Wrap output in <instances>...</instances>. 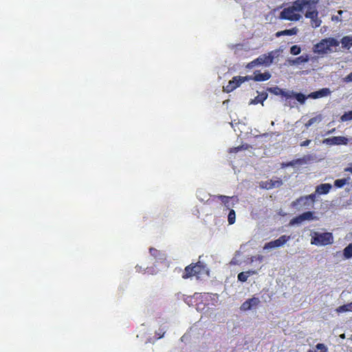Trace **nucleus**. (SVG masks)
<instances>
[{
    "label": "nucleus",
    "mask_w": 352,
    "mask_h": 352,
    "mask_svg": "<svg viewBox=\"0 0 352 352\" xmlns=\"http://www.w3.org/2000/svg\"><path fill=\"white\" fill-rule=\"evenodd\" d=\"M301 49L298 45H293L290 48V53L293 55H298L300 53Z\"/></svg>",
    "instance_id": "nucleus-31"
},
{
    "label": "nucleus",
    "mask_w": 352,
    "mask_h": 352,
    "mask_svg": "<svg viewBox=\"0 0 352 352\" xmlns=\"http://www.w3.org/2000/svg\"><path fill=\"white\" fill-rule=\"evenodd\" d=\"M150 254L157 259H164L165 257V254L164 252L157 250L155 248H151L149 249Z\"/></svg>",
    "instance_id": "nucleus-21"
},
{
    "label": "nucleus",
    "mask_w": 352,
    "mask_h": 352,
    "mask_svg": "<svg viewBox=\"0 0 352 352\" xmlns=\"http://www.w3.org/2000/svg\"><path fill=\"white\" fill-rule=\"evenodd\" d=\"M290 239L289 236L286 235H282L278 239L270 241L268 243H266L264 245V249L268 250V249H272L275 248H278L282 245H283L285 243H286Z\"/></svg>",
    "instance_id": "nucleus-7"
},
{
    "label": "nucleus",
    "mask_w": 352,
    "mask_h": 352,
    "mask_svg": "<svg viewBox=\"0 0 352 352\" xmlns=\"http://www.w3.org/2000/svg\"><path fill=\"white\" fill-rule=\"evenodd\" d=\"M252 309V305L248 302V300H245L241 306V309L243 311H248Z\"/></svg>",
    "instance_id": "nucleus-33"
},
{
    "label": "nucleus",
    "mask_w": 352,
    "mask_h": 352,
    "mask_svg": "<svg viewBox=\"0 0 352 352\" xmlns=\"http://www.w3.org/2000/svg\"><path fill=\"white\" fill-rule=\"evenodd\" d=\"M215 197L221 201L222 204L228 210L233 208L236 202L235 200L236 199L234 197H228L221 195H217Z\"/></svg>",
    "instance_id": "nucleus-13"
},
{
    "label": "nucleus",
    "mask_w": 352,
    "mask_h": 352,
    "mask_svg": "<svg viewBox=\"0 0 352 352\" xmlns=\"http://www.w3.org/2000/svg\"><path fill=\"white\" fill-rule=\"evenodd\" d=\"M299 12H302V7L299 0L293 2L292 5L285 8L280 13V19L291 21H297L301 19Z\"/></svg>",
    "instance_id": "nucleus-1"
},
{
    "label": "nucleus",
    "mask_w": 352,
    "mask_h": 352,
    "mask_svg": "<svg viewBox=\"0 0 352 352\" xmlns=\"http://www.w3.org/2000/svg\"><path fill=\"white\" fill-rule=\"evenodd\" d=\"M322 120V116L320 114V115H318L314 118H311V119H309L305 124V126L307 129H308L309 126H311L312 124H315V123H318V122H321Z\"/></svg>",
    "instance_id": "nucleus-23"
},
{
    "label": "nucleus",
    "mask_w": 352,
    "mask_h": 352,
    "mask_svg": "<svg viewBox=\"0 0 352 352\" xmlns=\"http://www.w3.org/2000/svg\"><path fill=\"white\" fill-rule=\"evenodd\" d=\"M343 256L345 259H349L352 258V243H349L343 250Z\"/></svg>",
    "instance_id": "nucleus-24"
},
{
    "label": "nucleus",
    "mask_w": 352,
    "mask_h": 352,
    "mask_svg": "<svg viewBox=\"0 0 352 352\" xmlns=\"http://www.w3.org/2000/svg\"><path fill=\"white\" fill-rule=\"evenodd\" d=\"M349 178H343L340 179H336L334 182V186L336 188H342L345 184L349 182Z\"/></svg>",
    "instance_id": "nucleus-25"
},
{
    "label": "nucleus",
    "mask_w": 352,
    "mask_h": 352,
    "mask_svg": "<svg viewBox=\"0 0 352 352\" xmlns=\"http://www.w3.org/2000/svg\"><path fill=\"white\" fill-rule=\"evenodd\" d=\"M319 0H299L300 6L302 7V12L306 8L305 12H317V4Z\"/></svg>",
    "instance_id": "nucleus-9"
},
{
    "label": "nucleus",
    "mask_w": 352,
    "mask_h": 352,
    "mask_svg": "<svg viewBox=\"0 0 352 352\" xmlns=\"http://www.w3.org/2000/svg\"><path fill=\"white\" fill-rule=\"evenodd\" d=\"M342 122H346L352 120V110L344 113L340 118Z\"/></svg>",
    "instance_id": "nucleus-29"
},
{
    "label": "nucleus",
    "mask_w": 352,
    "mask_h": 352,
    "mask_svg": "<svg viewBox=\"0 0 352 352\" xmlns=\"http://www.w3.org/2000/svg\"><path fill=\"white\" fill-rule=\"evenodd\" d=\"M340 42L334 38L322 39L313 47V52L318 54H325L331 52V47H338Z\"/></svg>",
    "instance_id": "nucleus-2"
},
{
    "label": "nucleus",
    "mask_w": 352,
    "mask_h": 352,
    "mask_svg": "<svg viewBox=\"0 0 352 352\" xmlns=\"http://www.w3.org/2000/svg\"><path fill=\"white\" fill-rule=\"evenodd\" d=\"M316 199V195L312 193L307 196L300 197L297 199L296 201L292 203V207H297L298 204H303L304 206L307 204L309 200H311V201H314Z\"/></svg>",
    "instance_id": "nucleus-15"
},
{
    "label": "nucleus",
    "mask_w": 352,
    "mask_h": 352,
    "mask_svg": "<svg viewBox=\"0 0 352 352\" xmlns=\"http://www.w3.org/2000/svg\"><path fill=\"white\" fill-rule=\"evenodd\" d=\"M333 236L331 232L319 233L314 232L311 236V243L316 245H327L332 244Z\"/></svg>",
    "instance_id": "nucleus-4"
},
{
    "label": "nucleus",
    "mask_w": 352,
    "mask_h": 352,
    "mask_svg": "<svg viewBox=\"0 0 352 352\" xmlns=\"http://www.w3.org/2000/svg\"><path fill=\"white\" fill-rule=\"evenodd\" d=\"M300 215L302 219V221L312 220L314 219V212L311 211H307V212H303Z\"/></svg>",
    "instance_id": "nucleus-28"
},
{
    "label": "nucleus",
    "mask_w": 352,
    "mask_h": 352,
    "mask_svg": "<svg viewBox=\"0 0 352 352\" xmlns=\"http://www.w3.org/2000/svg\"><path fill=\"white\" fill-rule=\"evenodd\" d=\"M293 97H294L297 100V101L299 102L300 104H303V103H305L306 99L308 98V96H305L302 93H294V92Z\"/></svg>",
    "instance_id": "nucleus-26"
},
{
    "label": "nucleus",
    "mask_w": 352,
    "mask_h": 352,
    "mask_svg": "<svg viewBox=\"0 0 352 352\" xmlns=\"http://www.w3.org/2000/svg\"><path fill=\"white\" fill-rule=\"evenodd\" d=\"M236 214L233 209H230L228 215V221L229 224L232 225L235 222Z\"/></svg>",
    "instance_id": "nucleus-27"
},
{
    "label": "nucleus",
    "mask_w": 352,
    "mask_h": 352,
    "mask_svg": "<svg viewBox=\"0 0 352 352\" xmlns=\"http://www.w3.org/2000/svg\"><path fill=\"white\" fill-rule=\"evenodd\" d=\"M331 19L332 21H338V16H333Z\"/></svg>",
    "instance_id": "nucleus-41"
},
{
    "label": "nucleus",
    "mask_w": 352,
    "mask_h": 352,
    "mask_svg": "<svg viewBox=\"0 0 352 352\" xmlns=\"http://www.w3.org/2000/svg\"><path fill=\"white\" fill-rule=\"evenodd\" d=\"M267 91L276 96H281L283 98L289 99L293 97V91H285L278 87H270Z\"/></svg>",
    "instance_id": "nucleus-10"
},
{
    "label": "nucleus",
    "mask_w": 352,
    "mask_h": 352,
    "mask_svg": "<svg viewBox=\"0 0 352 352\" xmlns=\"http://www.w3.org/2000/svg\"><path fill=\"white\" fill-rule=\"evenodd\" d=\"M335 131H336V129H335V128H333V129H331V130L328 131L327 132V133H326V134H327V135H328V134L333 133H334V132H335Z\"/></svg>",
    "instance_id": "nucleus-40"
},
{
    "label": "nucleus",
    "mask_w": 352,
    "mask_h": 352,
    "mask_svg": "<svg viewBox=\"0 0 352 352\" xmlns=\"http://www.w3.org/2000/svg\"><path fill=\"white\" fill-rule=\"evenodd\" d=\"M345 172H349L352 174V164H350V166L344 168Z\"/></svg>",
    "instance_id": "nucleus-39"
},
{
    "label": "nucleus",
    "mask_w": 352,
    "mask_h": 352,
    "mask_svg": "<svg viewBox=\"0 0 352 352\" xmlns=\"http://www.w3.org/2000/svg\"><path fill=\"white\" fill-rule=\"evenodd\" d=\"M332 186L330 184H322L316 187V192L319 195H326L331 189Z\"/></svg>",
    "instance_id": "nucleus-17"
},
{
    "label": "nucleus",
    "mask_w": 352,
    "mask_h": 352,
    "mask_svg": "<svg viewBox=\"0 0 352 352\" xmlns=\"http://www.w3.org/2000/svg\"><path fill=\"white\" fill-rule=\"evenodd\" d=\"M253 80V76H240L239 80L241 81V84L245 81Z\"/></svg>",
    "instance_id": "nucleus-35"
},
{
    "label": "nucleus",
    "mask_w": 352,
    "mask_h": 352,
    "mask_svg": "<svg viewBox=\"0 0 352 352\" xmlns=\"http://www.w3.org/2000/svg\"><path fill=\"white\" fill-rule=\"evenodd\" d=\"M342 47L349 50L352 47V36H344L341 38Z\"/></svg>",
    "instance_id": "nucleus-19"
},
{
    "label": "nucleus",
    "mask_w": 352,
    "mask_h": 352,
    "mask_svg": "<svg viewBox=\"0 0 352 352\" xmlns=\"http://www.w3.org/2000/svg\"><path fill=\"white\" fill-rule=\"evenodd\" d=\"M351 339H352V334H351Z\"/></svg>",
    "instance_id": "nucleus-44"
},
{
    "label": "nucleus",
    "mask_w": 352,
    "mask_h": 352,
    "mask_svg": "<svg viewBox=\"0 0 352 352\" xmlns=\"http://www.w3.org/2000/svg\"><path fill=\"white\" fill-rule=\"evenodd\" d=\"M349 139L344 136H334L323 140L322 143L327 145H346L349 143Z\"/></svg>",
    "instance_id": "nucleus-6"
},
{
    "label": "nucleus",
    "mask_w": 352,
    "mask_h": 352,
    "mask_svg": "<svg viewBox=\"0 0 352 352\" xmlns=\"http://www.w3.org/2000/svg\"><path fill=\"white\" fill-rule=\"evenodd\" d=\"M240 76H234L231 80L229 81L226 86H224L223 91L226 93H230L241 85V81L239 80Z\"/></svg>",
    "instance_id": "nucleus-12"
},
{
    "label": "nucleus",
    "mask_w": 352,
    "mask_h": 352,
    "mask_svg": "<svg viewBox=\"0 0 352 352\" xmlns=\"http://www.w3.org/2000/svg\"><path fill=\"white\" fill-rule=\"evenodd\" d=\"M344 81L346 82H352V72H351L344 78Z\"/></svg>",
    "instance_id": "nucleus-36"
},
{
    "label": "nucleus",
    "mask_w": 352,
    "mask_h": 352,
    "mask_svg": "<svg viewBox=\"0 0 352 352\" xmlns=\"http://www.w3.org/2000/svg\"><path fill=\"white\" fill-rule=\"evenodd\" d=\"M311 142L310 140H307L300 143V146H307Z\"/></svg>",
    "instance_id": "nucleus-38"
},
{
    "label": "nucleus",
    "mask_w": 352,
    "mask_h": 352,
    "mask_svg": "<svg viewBox=\"0 0 352 352\" xmlns=\"http://www.w3.org/2000/svg\"><path fill=\"white\" fill-rule=\"evenodd\" d=\"M348 308L351 309V311H352V305H351V306H348Z\"/></svg>",
    "instance_id": "nucleus-43"
},
{
    "label": "nucleus",
    "mask_w": 352,
    "mask_h": 352,
    "mask_svg": "<svg viewBox=\"0 0 352 352\" xmlns=\"http://www.w3.org/2000/svg\"><path fill=\"white\" fill-rule=\"evenodd\" d=\"M302 221H303L301 217V215L300 214V215L293 218L292 219H291L289 224L290 225L299 224V223H302Z\"/></svg>",
    "instance_id": "nucleus-32"
},
{
    "label": "nucleus",
    "mask_w": 352,
    "mask_h": 352,
    "mask_svg": "<svg viewBox=\"0 0 352 352\" xmlns=\"http://www.w3.org/2000/svg\"><path fill=\"white\" fill-rule=\"evenodd\" d=\"M243 146H237L230 148V153H237L242 149Z\"/></svg>",
    "instance_id": "nucleus-37"
},
{
    "label": "nucleus",
    "mask_w": 352,
    "mask_h": 352,
    "mask_svg": "<svg viewBox=\"0 0 352 352\" xmlns=\"http://www.w3.org/2000/svg\"><path fill=\"white\" fill-rule=\"evenodd\" d=\"M309 60V56L308 54H303L296 59V63H307Z\"/></svg>",
    "instance_id": "nucleus-30"
},
{
    "label": "nucleus",
    "mask_w": 352,
    "mask_h": 352,
    "mask_svg": "<svg viewBox=\"0 0 352 352\" xmlns=\"http://www.w3.org/2000/svg\"><path fill=\"white\" fill-rule=\"evenodd\" d=\"M248 302L252 305V307L257 306L260 303V300L258 298L253 297L248 299Z\"/></svg>",
    "instance_id": "nucleus-34"
},
{
    "label": "nucleus",
    "mask_w": 352,
    "mask_h": 352,
    "mask_svg": "<svg viewBox=\"0 0 352 352\" xmlns=\"http://www.w3.org/2000/svg\"><path fill=\"white\" fill-rule=\"evenodd\" d=\"M207 272L206 266L201 262L192 263L186 266L184 269V272L182 274V278L187 279L190 277L195 276L197 278Z\"/></svg>",
    "instance_id": "nucleus-3"
},
{
    "label": "nucleus",
    "mask_w": 352,
    "mask_h": 352,
    "mask_svg": "<svg viewBox=\"0 0 352 352\" xmlns=\"http://www.w3.org/2000/svg\"><path fill=\"white\" fill-rule=\"evenodd\" d=\"M331 91L329 88H322L318 91L310 93L308 98L312 99H318L323 97L328 96L331 94Z\"/></svg>",
    "instance_id": "nucleus-14"
},
{
    "label": "nucleus",
    "mask_w": 352,
    "mask_h": 352,
    "mask_svg": "<svg viewBox=\"0 0 352 352\" xmlns=\"http://www.w3.org/2000/svg\"><path fill=\"white\" fill-rule=\"evenodd\" d=\"M283 184V182L280 179L276 178V179H269L267 181H261L259 183V187L261 188L270 190L274 188H277Z\"/></svg>",
    "instance_id": "nucleus-8"
},
{
    "label": "nucleus",
    "mask_w": 352,
    "mask_h": 352,
    "mask_svg": "<svg viewBox=\"0 0 352 352\" xmlns=\"http://www.w3.org/2000/svg\"><path fill=\"white\" fill-rule=\"evenodd\" d=\"M305 16L310 19L311 25L313 28H318L320 26L322 21L318 17V11L317 12H305Z\"/></svg>",
    "instance_id": "nucleus-11"
},
{
    "label": "nucleus",
    "mask_w": 352,
    "mask_h": 352,
    "mask_svg": "<svg viewBox=\"0 0 352 352\" xmlns=\"http://www.w3.org/2000/svg\"><path fill=\"white\" fill-rule=\"evenodd\" d=\"M298 32V28L295 27L292 29L279 31L276 32V36L278 37L280 36H293L297 34Z\"/></svg>",
    "instance_id": "nucleus-18"
},
{
    "label": "nucleus",
    "mask_w": 352,
    "mask_h": 352,
    "mask_svg": "<svg viewBox=\"0 0 352 352\" xmlns=\"http://www.w3.org/2000/svg\"><path fill=\"white\" fill-rule=\"evenodd\" d=\"M271 74L269 72L261 73L259 71H256L254 73L253 80L256 82L265 81L271 78Z\"/></svg>",
    "instance_id": "nucleus-16"
},
{
    "label": "nucleus",
    "mask_w": 352,
    "mask_h": 352,
    "mask_svg": "<svg viewBox=\"0 0 352 352\" xmlns=\"http://www.w3.org/2000/svg\"><path fill=\"white\" fill-rule=\"evenodd\" d=\"M255 274H256V272L254 270H248L246 272H242L238 274L237 278H238V280H240L241 282H245V281H247L248 278L250 276Z\"/></svg>",
    "instance_id": "nucleus-20"
},
{
    "label": "nucleus",
    "mask_w": 352,
    "mask_h": 352,
    "mask_svg": "<svg viewBox=\"0 0 352 352\" xmlns=\"http://www.w3.org/2000/svg\"><path fill=\"white\" fill-rule=\"evenodd\" d=\"M267 98V94L265 92H263L258 94L257 96L254 98V99L252 100L250 104H258L263 103Z\"/></svg>",
    "instance_id": "nucleus-22"
},
{
    "label": "nucleus",
    "mask_w": 352,
    "mask_h": 352,
    "mask_svg": "<svg viewBox=\"0 0 352 352\" xmlns=\"http://www.w3.org/2000/svg\"><path fill=\"white\" fill-rule=\"evenodd\" d=\"M274 60L273 52L268 54H264L259 56L256 59L248 63L246 68L252 69L255 66L265 65L266 67L270 66Z\"/></svg>",
    "instance_id": "nucleus-5"
},
{
    "label": "nucleus",
    "mask_w": 352,
    "mask_h": 352,
    "mask_svg": "<svg viewBox=\"0 0 352 352\" xmlns=\"http://www.w3.org/2000/svg\"><path fill=\"white\" fill-rule=\"evenodd\" d=\"M340 337L341 338H342V339L345 338V335H344V333L341 334Z\"/></svg>",
    "instance_id": "nucleus-42"
}]
</instances>
